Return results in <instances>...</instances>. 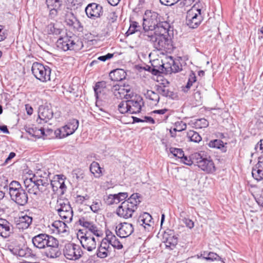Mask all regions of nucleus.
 Here are the masks:
<instances>
[{
  "mask_svg": "<svg viewBox=\"0 0 263 263\" xmlns=\"http://www.w3.org/2000/svg\"><path fill=\"white\" fill-rule=\"evenodd\" d=\"M170 29L156 30L154 33L149 31L142 32L141 37L149 41L154 48L158 51H166L173 48L172 36Z\"/></svg>",
  "mask_w": 263,
  "mask_h": 263,
  "instance_id": "nucleus-1",
  "label": "nucleus"
},
{
  "mask_svg": "<svg viewBox=\"0 0 263 263\" xmlns=\"http://www.w3.org/2000/svg\"><path fill=\"white\" fill-rule=\"evenodd\" d=\"M143 31H153L154 30L168 29L170 25L165 18L158 13L151 10H146L143 18Z\"/></svg>",
  "mask_w": 263,
  "mask_h": 263,
  "instance_id": "nucleus-2",
  "label": "nucleus"
},
{
  "mask_svg": "<svg viewBox=\"0 0 263 263\" xmlns=\"http://www.w3.org/2000/svg\"><path fill=\"white\" fill-rule=\"evenodd\" d=\"M124 199L117 209L116 213L120 217L127 219L132 217L141 202L139 198H123Z\"/></svg>",
  "mask_w": 263,
  "mask_h": 263,
  "instance_id": "nucleus-3",
  "label": "nucleus"
},
{
  "mask_svg": "<svg viewBox=\"0 0 263 263\" xmlns=\"http://www.w3.org/2000/svg\"><path fill=\"white\" fill-rule=\"evenodd\" d=\"M79 44H82V42L76 36L61 37L57 42L58 47L64 51L78 50L80 48Z\"/></svg>",
  "mask_w": 263,
  "mask_h": 263,
  "instance_id": "nucleus-4",
  "label": "nucleus"
},
{
  "mask_svg": "<svg viewBox=\"0 0 263 263\" xmlns=\"http://www.w3.org/2000/svg\"><path fill=\"white\" fill-rule=\"evenodd\" d=\"M32 73L33 76L42 82H47L50 80L51 69L48 66L34 62L31 67Z\"/></svg>",
  "mask_w": 263,
  "mask_h": 263,
  "instance_id": "nucleus-5",
  "label": "nucleus"
},
{
  "mask_svg": "<svg viewBox=\"0 0 263 263\" xmlns=\"http://www.w3.org/2000/svg\"><path fill=\"white\" fill-rule=\"evenodd\" d=\"M79 124V122L77 119H70L65 125L55 130L54 135L57 138L60 139L67 137L74 133L78 129Z\"/></svg>",
  "mask_w": 263,
  "mask_h": 263,
  "instance_id": "nucleus-6",
  "label": "nucleus"
},
{
  "mask_svg": "<svg viewBox=\"0 0 263 263\" xmlns=\"http://www.w3.org/2000/svg\"><path fill=\"white\" fill-rule=\"evenodd\" d=\"M203 20L201 9L196 8L195 6L187 12L186 24L191 28H196Z\"/></svg>",
  "mask_w": 263,
  "mask_h": 263,
  "instance_id": "nucleus-7",
  "label": "nucleus"
},
{
  "mask_svg": "<svg viewBox=\"0 0 263 263\" xmlns=\"http://www.w3.org/2000/svg\"><path fill=\"white\" fill-rule=\"evenodd\" d=\"M83 254L81 247L74 243H67L63 249V254L69 260H77L82 256Z\"/></svg>",
  "mask_w": 263,
  "mask_h": 263,
  "instance_id": "nucleus-8",
  "label": "nucleus"
},
{
  "mask_svg": "<svg viewBox=\"0 0 263 263\" xmlns=\"http://www.w3.org/2000/svg\"><path fill=\"white\" fill-rule=\"evenodd\" d=\"M45 255L50 258H56L61 255L59 240L53 236L45 248Z\"/></svg>",
  "mask_w": 263,
  "mask_h": 263,
  "instance_id": "nucleus-9",
  "label": "nucleus"
},
{
  "mask_svg": "<svg viewBox=\"0 0 263 263\" xmlns=\"http://www.w3.org/2000/svg\"><path fill=\"white\" fill-rule=\"evenodd\" d=\"M66 177L63 175H57V178L51 181V186L52 190L57 196L63 195L67 190V187L65 184Z\"/></svg>",
  "mask_w": 263,
  "mask_h": 263,
  "instance_id": "nucleus-10",
  "label": "nucleus"
},
{
  "mask_svg": "<svg viewBox=\"0 0 263 263\" xmlns=\"http://www.w3.org/2000/svg\"><path fill=\"white\" fill-rule=\"evenodd\" d=\"M85 11L87 17L92 20L100 17L103 13L102 6L95 3L88 4Z\"/></svg>",
  "mask_w": 263,
  "mask_h": 263,
  "instance_id": "nucleus-11",
  "label": "nucleus"
},
{
  "mask_svg": "<svg viewBox=\"0 0 263 263\" xmlns=\"http://www.w3.org/2000/svg\"><path fill=\"white\" fill-rule=\"evenodd\" d=\"M79 224L87 230L92 235L98 237L102 236L103 232L99 229L92 222L87 221L85 217H82L79 219Z\"/></svg>",
  "mask_w": 263,
  "mask_h": 263,
  "instance_id": "nucleus-12",
  "label": "nucleus"
},
{
  "mask_svg": "<svg viewBox=\"0 0 263 263\" xmlns=\"http://www.w3.org/2000/svg\"><path fill=\"white\" fill-rule=\"evenodd\" d=\"M128 102L130 114L140 112L142 107L144 105L142 98L139 95L133 96V98H128Z\"/></svg>",
  "mask_w": 263,
  "mask_h": 263,
  "instance_id": "nucleus-13",
  "label": "nucleus"
},
{
  "mask_svg": "<svg viewBox=\"0 0 263 263\" xmlns=\"http://www.w3.org/2000/svg\"><path fill=\"white\" fill-rule=\"evenodd\" d=\"M134 231L133 224L127 222H121L116 228V234L121 238H125L130 236Z\"/></svg>",
  "mask_w": 263,
  "mask_h": 263,
  "instance_id": "nucleus-14",
  "label": "nucleus"
},
{
  "mask_svg": "<svg viewBox=\"0 0 263 263\" xmlns=\"http://www.w3.org/2000/svg\"><path fill=\"white\" fill-rule=\"evenodd\" d=\"M163 242L166 249L173 250L178 243V237L175 235L173 230H168L163 236Z\"/></svg>",
  "mask_w": 263,
  "mask_h": 263,
  "instance_id": "nucleus-15",
  "label": "nucleus"
},
{
  "mask_svg": "<svg viewBox=\"0 0 263 263\" xmlns=\"http://www.w3.org/2000/svg\"><path fill=\"white\" fill-rule=\"evenodd\" d=\"M10 251L14 255L20 257L25 258L34 257L35 254L33 252L32 250L26 246H16L12 248H9Z\"/></svg>",
  "mask_w": 263,
  "mask_h": 263,
  "instance_id": "nucleus-16",
  "label": "nucleus"
},
{
  "mask_svg": "<svg viewBox=\"0 0 263 263\" xmlns=\"http://www.w3.org/2000/svg\"><path fill=\"white\" fill-rule=\"evenodd\" d=\"M197 163L199 168L208 173H212L215 171L214 163L211 159L203 158L200 157Z\"/></svg>",
  "mask_w": 263,
  "mask_h": 263,
  "instance_id": "nucleus-17",
  "label": "nucleus"
},
{
  "mask_svg": "<svg viewBox=\"0 0 263 263\" xmlns=\"http://www.w3.org/2000/svg\"><path fill=\"white\" fill-rule=\"evenodd\" d=\"M32 222V218L24 215L14 218V223L16 228L19 230L27 229Z\"/></svg>",
  "mask_w": 263,
  "mask_h": 263,
  "instance_id": "nucleus-18",
  "label": "nucleus"
},
{
  "mask_svg": "<svg viewBox=\"0 0 263 263\" xmlns=\"http://www.w3.org/2000/svg\"><path fill=\"white\" fill-rule=\"evenodd\" d=\"M12 233V224L7 220L0 218V236L4 238H7Z\"/></svg>",
  "mask_w": 263,
  "mask_h": 263,
  "instance_id": "nucleus-19",
  "label": "nucleus"
},
{
  "mask_svg": "<svg viewBox=\"0 0 263 263\" xmlns=\"http://www.w3.org/2000/svg\"><path fill=\"white\" fill-rule=\"evenodd\" d=\"M111 90L117 98L122 99L124 98L126 99H128V98L133 97V93H126V91L123 89L119 84H114L111 87Z\"/></svg>",
  "mask_w": 263,
  "mask_h": 263,
  "instance_id": "nucleus-20",
  "label": "nucleus"
},
{
  "mask_svg": "<svg viewBox=\"0 0 263 263\" xmlns=\"http://www.w3.org/2000/svg\"><path fill=\"white\" fill-rule=\"evenodd\" d=\"M253 177L257 180L263 179V156L258 158V163L252 171Z\"/></svg>",
  "mask_w": 263,
  "mask_h": 263,
  "instance_id": "nucleus-21",
  "label": "nucleus"
},
{
  "mask_svg": "<svg viewBox=\"0 0 263 263\" xmlns=\"http://www.w3.org/2000/svg\"><path fill=\"white\" fill-rule=\"evenodd\" d=\"M81 244L82 247L88 252H91L96 249L97 243L93 235L89 234L85 239L81 240Z\"/></svg>",
  "mask_w": 263,
  "mask_h": 263,
  "instance_id": "nucleus-22",
  "label": "nucleus"
},
{
  "mask_svg": "<svg viewBox=\"0 0 263 263\" xmlns=\"http://www.w3.org/2000/svg\"><path fill=\"white\" fill-rule=\"evenodd\" d=\"M126 75L124 69H116L110 72L109 76L111 81L122 82L126 78Z\"/></svg>",
  "mask_w": 263,
  "mask_h": 263,
  "instance_id": "nucleus-23",
  "label": "nucleus"
},
{
  "mask_svg": "<svg viewBox=\"0 0 263 263\" xmlns=\"http://www.w3.org/2000/svg\"><path fill=\"white\" fill-rule=\"evenodd\" d=\"M106 82L102 81L97 82L93 87L96 98L98 99L99 98L104 96L106 93Z\"/></svg>",
  "mask_w": 263,
  "mask_h": 263,
  "instance_id": "nucleus-24",
  "label": "nucleus"
},
{
  "mask_svg": "<svg viewBox=\"0 0 263 263\" xmlns=\"http://www.w3.org/2000/svg\"><path fill=\"white\" fill-rule=\"evenodd\" d=\"M167 85H165L164 83H161L159 85L155 86L156 91L158 94L161 95L164 97H172L173 95V92L170 90L168 88L169 82L166 81Z\"/></svg>",
  "mask_w": 263,
  "mask_h": 263,
  "instance_id": "nucleus-25",
  "label": "nucleus"
},
{
  "mask_svg": "<svg viewBox=\"0 0 263 263\" xmlns=\"http://www.w3.org/2000/svg\"><path fill=\"white\" fill-rule=\"evenodd\" d=\"M65 23L67 26L79 31L83 28L80 21L73 15V14L67 15L65 18Z\"/></svg>",
  "mask_w": 263,
  "mask_h": 263,
  "instance_id": "nucleus-26",
  "label": "nucleus"
},
{
  "mask_svg": "<svg viewBox=\"0 0 263 263\" xmlns=\"http://www.w3.org/2000/svg\"><path fill=\"white\" fill-rule=\"evenodd\" d=\"M47 237V234L40 233L32 239V242L34 246L39 249L45 248V239Z\"/></svg>",
  "mask_w": 263,
  "mask_h": 263,
  "instance_id": "nucleus-27",
  "label": "nucleus"
},
{
  "mask_svg": "<svg viewBox=\"0 0 263 263\" xmlns=\"http://www.w3.org/2000/svg\"><path fill=\"white\" fill-rule=\"evenodd\" d=\"M55 209L57 212L72 211V209L67 198H58Z\"/></svg>",
  "mask_w": 263,
  "mask_h": 263,
  "instance_id": "nucleus-28",
  "label": "nucleus"
},
{
  "mask_svg": "<svg viewBox=\"0 0 263 263\" xmlns=\"http://www.w3.org/2000/svg\"><path fill=\"white\" fill-rule=\"evenodd\" d=\"M38 113L39 117L41 120H49L53 117V112L48 106H40Z\"/></svg>",
  "mask_w": 263,
  "mask_h": 263,
  "instance_id": "nucleus-29",
  "label": "nucleus"
},
{
  "mask_svg": "<svg viewBox=\"0 0 263 263\" xmlns=\"http://www.w3.org/2000/svg\"><path fill=\"white\" fill-rule=\"evenodd\" d=\"M152 220V216L147 212L141 214L136 220L138 224L145 228L146 226H150V223Z\"/></svg>",
  "mask_w": 263,
  "mask_h": 263,
  "instance_id": "nucleus-30",
  "label": "nucleus"
},
{
  "mask_svg": "<svg viewBox=\"0 0 263 263\" xmlns=\"http://www.w3.org/2000/svg\"><path fill=\"white\" fill-rule=\"evenodd\" d=\"M45 31L48 34L59 35L61 34L63 29L57 24L51 23L46 27Z\"/></svg>",
  "mask_w": 263,
  "mask_h": 263,
  "instance_id": "nucleus-31",
  "label": "nucleus"
},
{
  "mask_svg": "<svg viewBox=\"0 0 263 263\" xmlns=\"http://www.w3.org/2000/svg\"><path fill=\"white\" fill-rule=\"evenodd\" d=\"M209 147L220 149L222 152L227 151V147L224 146L223 141L220 139L211 140L208 143Z\"/></svg>",
  "mask_w": 263,
  "mask_h": 263,
  "instance_id": "nucleus-32",
  "label": "nucleus"
},
{
  "mask_svg": "<svg viewBox=\"0 0 263 263\" xmlns=\"http://www.w3.org/2000/svg\"><path fill=\"white\" fill-rule=\"evenodd\" d=\"M201 256L204 259L210 261L221 260L222 259L217 254L213 252H204L203 254H201Z\"/></svg>",
  "mask_w": 263,
  "mask_h": 263,
  "instance_id": "nucleus-33",
  "label": "nucleus"
},
{
  "mask_svg": "<svg viewBox=\"0 0 263 263\" xmlns=\"http://www.w3.org/2000/svg\"><path fill=\"white\" fill-rule=\"evenodd\" d=\"M58 213L61 218L66 222H70L72 220L73 210L72 211H62L58 212Z\"/></svg>",
  "mask_w": 263,
  "mask_h": 263,
  "instance_id": "nucleus-34",
  "label": "nucleus"
},
{
  "mask_svg": "<svg viewBox=\"0 0 263 263\" xmlns=\"http://www.w3.org/2000/svg\"><path fill=\"white\" fill-rule=\"evenodd\" d=\"M187 137L190 141L199 143L201 141L202 138L199 134L194 130H190L187 133Z\"/></svg>",
  "mask_w": 263,
  "mask_h": 263,
  "instance_id": "nucleus-35",
  "label": "nucleus"
},
{
  "mask_svg": "<svg viewBox=\"0 0 263 263\" xmlns=\"http://www.w3.org/2000/svg\"><path fill=\"white\" fill-rule=\"evenodd\" d=\"M130 26L126 32L127 36L133 34L136 32L140 31L141 28L140 26L139 25L138 23L135 21H130Z\"/></svg>",
  "mask_w": 263,
  "mask_h": 263,
  "instance_id": "nucleus-36",
  "label": "nucleus"
},
{
  "mask_svg": "<svg viewBox=\"0 0 263 263\" xmlns=\"http://www.w3.org/2000/svg\"><path fill=\"white\" fill-rule=\"evenodd\" d=\"M65 222L57 220L52 223V226L56 229L59 233H64L66 231L65 228L67 227V225Z\"/></svg>",
  "mask_w": 263,
  "mask_h": 263,
  "instance_id": "nucleus-37",
  "label": "nucleus"
},
{
  "mask_svg": "<svg viewBox=\"0 0 263 263\" xmlns=\"http://www.w3.org/2000/svg\"><path fill=\"white\" fill-rule=\"evenodd\" d=\"M118 110L121 114L129 113V108L128 99L121 101L118 105Z\"/></svg>",
  "mask_w": 263,
  "mask_h": 263,
  "instance_id": "nucleus-38",
  "label": "nucleus"
},
{
  "mask_svg": "<svg viewBox=\"0 0 263 263\" xmlns=\"http://www.w3.org/2000/svg\"><path fill=\"white\" fill-rule=\"evenodd\" d=\"M9 194L11 197H19L21 196L28 197V195L23 189L9 190Z\"/></svg>",
  "mask_w": 263,
  "mask_h": 263,
  "instance_id": "nucleus-39",
  "label": "nucleus"
},
{
  "mask_svg": "<svg viewBox=\"0 0 263 263\" xmlns=\"http://www.w3.org/2000/svg\"><path fill=\"white\" fill-rule=\"evenodd\" d=\"M44 175H45L44 178H40L36 180H34L33 181V183L35 184L36 186H38L39 187L41 185L43 186H46L49 184V180H48L47 178L48 174L47 173H44Z\"/></svg>",
  "mask_w": 263,
  "mask_h": 263,
  "instance_id": "nucleus-40",
  "label": "nucleus"
},
{
  "mask_svg": "<svg viewBox=\"0 0 263 263\" xmlns=\"http://www.w3.org/2000/svg\"><path fill=\"white\" fill-rule=\"evenodd\" d=\"M72 175L73 179L78 182L82 180L84 177V173L83 170L78 168L73 170L72 172Z\"/></svg>",
  "mask_w": 263,
  "mask_h": 263,
  "instance_id": "nucleus-41",
  "label": "nucleus"
},
{
  "mask_svg": "<svg viewBox=\"0 0 263 263\" xmlns=\"http://www.w3.org/2000/svg\"><path fill=\"white\" fill-rule=\"evenodd\" d=\"M89 169L93 174H98V177L100 176V175L101 173V168L98 162L95 161L92 162L90 165Z\"/></svg>",
  "mask_w": 263,
  "mask_h": 263,
  "instance_id": "nucleus-42",
  "label": "nucleus"
},
{
  "mask_svg": "<svg viewBox=\"0 0 263 263\" xmlns=\"http://www.w3.org/2000/svg\"><path fill=\"white\" fill-rule=\"evenodd\" d=\"M147 97L153 101L155 103H157L159 102L160 100V97L159 96L158 93L155 92V91L151 90H148L147 91L146 93Z\"/></svg>",
  "mask_w": 263,
  "mask_h": 263,
  "instance_id": "nucleus-43",
  "label": "nucleus"
},
{
  "mask_svg": "<svg viewBox=\"0 0 263 263\" xmlns=\"http://www.w3.org/2000/svg\"><path fill=\"white\" fill-rule=\"evenodd\" d=\"M62 0H46V4L47 7H61Z\"/></svg>",
  "mask_w": 263,
  "mask_h": 263,
  "instance_id": "nucleus-44",
  "label": "nucleus"
},
{
  "mask_svg": "<svg viewBox=\"0 0 263 263\" xmlns=\"http://www.w3.org/2000/svg\"><path fill=\"white\" fill-rule=\"evenodd\" d=\"M27 192L28 194L31 196V195H36V196H40V189L38 187V186H36L35 184L33 183V184L31 187L28 188L27 189Z\"/></svg>",
  "mask_w": 263,
  "mask_h": 263,
  "instance_id": "nucleus-45",
  "label": "nucleus"
},
{
  "mask_svg": "<svg viewBox=\"0 0 263 263\" xmlns=\"http://www.w3.org/2000/svg\"><path fill=\"white\" fill-rule=\"evenodd\" d=\"M170 152L174 155V156L179 159H181L184 154L183 151L181 148L171 147L170 148Z\"/></svg>",
  "mask_w": 263,
  "mask_h": 263,
  "instance_id": "nucleus-46",
  "label": "nucleus"
},
{
  "mask_svg": "<svg viewBox=\"0 0 263 263\" xmlns=\"http://www.w3.org/2000/svg\"><path fill=\"white\" fill-rule=\"evenodd\" d=\"M110 252V251L109 250H106L104 249H102L100 248H98L96 252V255L98 258H105L108 256Z\"/></svg>",
  "mask_w": 263,
  "mask_h": 263,
  "instance_id": "nucleus-47",
  "label": "nucleus"
},
{
  "mask_svg": "<svg viewBox=\"0 0 263 263\" xmlns=\"http://www.w3.org/2000/svg\"><path fill=\"white\" fill-rule=\"evenodd\" d=\"M101 205L100 200L96 199L95 201H93L92 204L89 205V208L93 213H97L101 210Z\"/></svg>",
  "mask_w": 263,
  "mask_h": 263,
  "instance_id": "nucleus-48",
  "label": "nucleus"
},
{
  "mask_svg": "<svg viewBox=\"0 0 263 263\" xmlns=\"http://www.w3.org/2000/svg\"><path fill=\"white\" fill-rule=\"evenodd\" d=\"M109 243L115 248L120 250L123 248V246L119 240L116 237L111 239Z\"/></svg>",
  "mask_w": 263,
  "mask_h": 263,
  "instance_id": "nucleus-49",
  "label": "nucleus"
},
{
  "mask_svg": "<svg viewBox=\"0 0 263 263\" xmlns=\"http://www.w3.org/2000/svg\"><path fill=\"white\" fill-rule=\"evenodd\" d=\"M170 68L172 72H178L182 70V65L179 61H173Z\"/></svg>",
  "mask_w": 263,
  "mask_h": 263,
  "instance_id": "nucleus-50",
  "label": "nucleus"
},
{
  "mask_svg": "<svg viewBox=\"0 0 263 263\" xmlns=\"http://www.w3.org/2000/svg\"><path fill=\"white\" fill-rule=\"evenodd\" d=\"M209 122L204 118L199 119L195 122V126L199 128H202L208 127Z\"/></svg>",
  "mask_w": 263,
  "mask_h": 263,
  "instance_id": "nucleus-51",
  "label": "nucleus"
},
{
  "mask_svg": "<svg viewBox=\"0 0 263 263\" xmlns=\"http://www.w3.org/2000/svg\"><path fill=\"white\" fill-rule=\"evenodd\" d=\"M90 234V232L85 229H80L78 231L77 233L78 238H79L80 242L81 240H84Z\"/></svg>",
  "mask_w": 263,
  "mask_h": 263,
  "instance_id": "nucleus-52",
  "label": "nucleus"
},
{
  "mask_svg": "<svg viewBox=\"0 0 263 263\" xmlns=\"http://www.w3.org/2000/svg\"><path fill=\"white\" fill-rule=\"evenodd\" d=\"M186 128V124L183 121L177 122L175 123V127L173 129L175 132H181Z\"/></svg>",
  "mask_w": 263,
  "mask_h": 263,
  "instance_id": "nucleus-53",
  "label": "nucleus"
},
{
  "mask_svg": "<svg viewBox=\"0 0 263 263\" xmlns=\"http://www.w3.org/2000/svg\"><path fill=\"white\" fill-rule=\"evenodd\" d=\"M123 200L122 198H104L105 203L108 205L117 204Z\"/></svg>",
  "mask_w": 263,
  "mask_h": 263,
  "instance_id": "nucleus-54",
  "label": "nucleus"
},
{
  "mask_svg": "<svg viewBox=\"0 0 263 263\" xmlns=\"http://www.w3.org/2000/svg\"><path fill=\"white\" fill-rule=\"evenodd\" d=\"M44 135H42V136L44 137V138L51 139L54 137L57 138L54 133V131L51 129L47 128L45 130L44 128Z\"/></svg>",
  "mask_w": 263,
  "mask_h": 263,
  "instance_id": "nucleus-55",
  "label": "nucleus"
},
{
  "mask_svg": "<svg viewBox=\"0 0 263 263\" xmlns=\"http://www.w3.org/2000/svg\"><path fill=\"white\" fill-rule=\"evenodd\" d=\"M117 15L115 11H110L108 13L107 20L110 23H114L117 19Z\"/></svg>",
  "mask_w": 263,
  "mask_h": 263,
  "instance_id": "nucleus-56",
  "label": "nucleus"
},
{
  "mask_svg": "<svg viewBox=\"0 0 263 263\" xmlns=\"http://www.w3.org/2000/svg\"><path fill=\"white\" fill-rule=\"evenodd\" d=\"M17 205L23 206L28 201V198H11Z\"/></svg>",
  "mask_w": 263,
  "mask_h": 263,
  "instance_id": "nucleus-57",
  "label": "nucleus"
},
{
  "mask_svg": "<svg viewBox=\"0 0 263 263\" xmlns=\"http://www.w3.org/2000/svg\"><path fill=\"white\" fill-rule=\"evenodd\" d=\"M119 84L122 86L123 89L126 91V93H133L132 86L129 83L120 82Z\"/></svg>",
  "mask_w": 263,
  "mask_h": 263,
  "instance_id": "nucleus-58",
  "label": "nucleus"
},
{
  "mask_svg": "<svg viewBox=\"0 0 263 263\" xmlns=\"http://www.w3.org/2000/svg\"><path fill=\"white\" fill-rule=\"evenodd\" d=\"M7 36V30L4 26L0 25V42L4 41Z\"/></svg>",
  "mask_w": 263,
  "mask_h": 263,
  "instance_id": "nucleus-59",
  "label": "nucleus"
},
{
  "mask_svg": "<svg viewBox=\"0 0 263 263\" xmlns=\"http://www.w3.org/2000/svg\"><path fill=\"white\" fill-rule=\"evenodd\" d=\"M50 10L49 15L53 17L57 15L58 12L61 10V7H47Z\"/></svg>",
  "mask_w": 263,
  "mask_h": 263,
  "instance_id": "nucleus-60",
  "label": "nucleus"
},
{
  "mask_svg": "<svg viewBox=\"0 0 263 263\" xmlns=\"http://www.w3.org/2000/svg\"><path fill=\"white\" fill-rule=\"evenodd\" d=\"M110 243H109V241L107 240H105L104 239H103L98 246V248H100L102 249H104L106 250H109L110 249L109 247Z\"/></svg>",
  "mask_w": 263,
  "mask_h": 263,
  "instance_id": "nucleus-61",
  "label": "nucleus"
},
{
  "mask_svg": "<svg viewBox=\"0 0 263 263\" xmlns=\"http://www.w3.org/2000/svg\"><path fill=\"white\" fill-rule=\"evenodd\" d=\"M19 190L23 189L21 184L18 181H12L9 185V190Z\"/></svg>",
  "mask_w": 263,
  "mask_h": 263,
  "instance_id": "nucleus-62",
  "label": "nucleus"
},
{
  "mask_svg": "<svg viewBox=\"0 0 263 263\" xmlns=\"http://www.w3.org/2000/svg\"><path fill=\"white\" fill-rule=\"evenodd\" d=\"M160 70H161V72H166L167 71L166 70V68H165V67L164 66V65L162 64V65H161L159 68L158 69H156L155 68V67H154L153 69H152V73L155 74V75H157L159 72H160Z\"/></svg>",
  "mask_w": 263,
  "mask_h": 263,
  "instance_id": "nucleus-63",
  "label": "nucleus"
},
{
  "mask_svg": "<svg viewBox=\"0 0 263 263\" xmlns=\"http://www.w3.org/2000/svg\"><path fill=\"white\" fill-rule=\"evenodd\" d=\"M181 162H183L184 164L187 165H191L193 163V161L190 157H188L186 156H185L184 154L183 156L181 157Z\"/></svg>",
  "mask_w": 263,
  "mask_h": 263,
  "instance_id": "nucleus-64",
  "label": "nucleus"
}]
</instances>
